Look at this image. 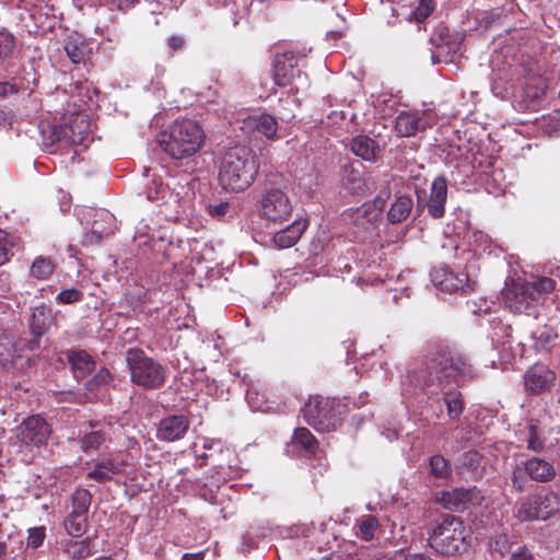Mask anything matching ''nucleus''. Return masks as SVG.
Masks as SVG:
<instances>
[{"mask_svg": "<svg viewBox=\"0 0 560 560\" xmlns=\"http://www.w3.org/2000/svg\"><path fill=\"white\" fill-rule=\"evenodd\" d=\"M528 475L525 470L524 462L516 464L505 477V482L511 487L515 493H522L526 490L528 485Z\"/></svg>", "mask_w": 560, "mask_h": 560, "instance_id": "2f4dec72", "label": "nucleus"}, {"mask_svg": "<svg viewBox=\"0 0 560 560\" xmlns=\"http://www.w3.org/2000/svg\"><path fill=\"white\" fill-rule=\"evenodd\" d=\"M120 471L121 464L112 458H107L96 462L94 468L88 472L86 477L97 482H105L112 480L114 476L118 475Z\"/></svg>", "mask_w": 560, "mask_h": 560, "instance_id": "b1692460", "label": "nucleus"}, {"mask_svg": "<svg viewBox=\"0 0 560 560\" xmlns=\"http://www.w3.org/2000/svg\"><path fill=\"white\" fill-rule=\"evenodd\" d=\"M189 420L182 415L163 418L158 428L156 436L160 441L174 442L180 440L189 429Z\"/></svg>", "mask_w": 560, "mask_h": 560, "instance_id": "6ab92c4d", "label": "nucleus"}, {"mask_svg": "<svg viewBox=\"0 0 560 560\" xmlns=\"http://www.w3.org/2000/svg\"><path fill=\"white\" fill-rule=\"evenodd\" d=\"M555 284H556L555 280H552L551 278H547V277L539 278L537 281L532 282L530 285L536 291V294H535L536 301L538 302L541 294L551 292L555 288Z\"/></svg>", "mask_w": 560, "mask_h": 560, "instance_id": "de8ad7c7", "label": "nucleus"}, {"mask_svg": "<svg viewBox=\"0 0 560 560\" xmlns=\"http://www.w3.org/2000/svg\"><path fill=\"white\" fill-rule=\"evenodd\" d=\"M413 200L409 195H399L395 198L387 212L390 223L397 224L405 221L411 213Z\"/></svg>", "mask_w": 560, "mask_h": 560, "instance_id": "bb28decb", "label": "nucleus"}, {"mask_svg": "<svg viewBox=\"0 0 560 560\" xmlns=\"http://www.w3.org/2000/svg\"><path fill=\"white\" fill-rule=\"evenodd\" d=\"M55 265L49 258L38 257L31 267V275L36 279H47L54 271Z\"/></svg>", "mask_w": 560, "mask_h": 560, "instance_id": "4c0bfd02", "label": "nucleus"}, {"mask_svg": "<svg viewBox=\"0 0 560 560\" xmlns=\"http://www.w3.org/2000/svg\"><path fill=\"white\" fill-rule=\"evenodd\" d=\"M259 164L255 152L245 145L225 151L219 167V184L226 191L246 190L258 174Z\"/></svg>", "mask_w": 560, "mask_h": 560, "instance_id": "f03ea898", "label": "nucleus"}, {"mask_svg": "<svg viewBox=\"0 0 560 560\" xmlns=\"http://www.w3.org/2000/svg\"><path fill=\"white\" fill-rule=\"evenodd\" d=\"M114 3H116L117 8L119 10H124L133 3H136L138 0H112Z\"/></svg>", "mask_w": 560, "mask_h": 560, "instance_id": "13d9d810", "label": "nucleus"}, {"mask_svg": "<svg viewBox=\"0 0 560 560\" xmlns=\"http://www.w3.org/2000/svg\"><path fill=\"white\" fill-rule=\"evenodd\" d=\"M556 381V373L545 364H535L524 374L525 390L539 395L550 390Z\"/></svg>", "mask_w": 560, "mask_h": 560, "instance_id": "dca6fc26", "label": "nucleus"}, {"mask_svg": "<svg viewBox=\"0 0 560 560\" xmlns=\"http://www.w3.org/2000/svg\"><path fill=\"white\" fill-rule=\"evenodd\" d=\"M205 553L202 551L196 553H185L180 560H203Z\"/></svg>", "mask_w": 560, "mask_h": 560, "instance_id": "bf43d9fd", "label": "nucleus"}, {"mask_svg": "<svg viewBox=\"0 0 560 560\" xmlns=\"http://www.w3.org/2000/svg\"><path fill=\"white\" fill-rule=\"evenodd\" d=\"M352 153L366 162H375L381 155L378 143L364 135L354 137L350 142Z\"/></svg>", "mask_w": 560, "mask_h": 560, "instance_id": "4be33fe9", "label": "nucleus"}, {"mask_svg": "<svg viewBox=\"0 0 560 560\" xmlns=\"http://www.w3.org/2000/svg\"><path fill=\"white\" fill-rule=\"evenodd\" d=\"M560 511V498L553 491L525 497L516 502L514 516L520 522L546 521Z\"/></svg>", "mask_w": 560, "mask_h": 560, "instance_id": "423d86ee", "label": "nucleus"}, {"mask_svg": "<svg viewBox=\"0 0 560 560\" xmlns=\"http://www.w3.org/2000/svg\"><path fill=\"white\" fill-rule=\"evenodd\" d=\"M431 474L438 478H446L451 475L450 463L441 455L430 458Z\"/></svg>", "mask_w": 560, "mask_h": 560, "instance_id": "58836bf2", "label": "nucleus"}, {"mask_svg": "<svg viewBox=\"0 0 560 560\" xmlns=\"http://www.w3.org/2000/svg\"><path fill=\"white\" fill-rule=\"evenodd\" d=\"M480 459H481V456L479 455V453L467 452L464 454L463 465L470 469H475L479 466Z\"/></svg>", "mask_w": 560, "mask_h": 560, "instance_id": "864d4df0", "label": "nucleus"}, {"mask_svg": "<svg viewBox=\"0 0 560 560\" xmlns=\"http://www.w3.org/2000/svg\"><path fill=\"white\" fill-rule=\"evenodd\" d=\"M477 376L467 358L453 349H440L415 360L406 378L415 387L425 388L430 396L448 387L465 386Z\"/></svg>", "mask_w": 560, "mask_h": 560, "instance_id": "f257e3e1", "label": "nucleus"}, {"mask_svg": "<svg viewBox=\"0 0 560 560\" xmlns=\"http://www.w3.org/2000/svg\"><path fill=\"white\" fill-rule=\"evenodd\" d=\"M83 298L82 291L75 289V288H68L61 290L56 295V301L59 304H73L77 302H80Z\"/></svg>", "mask_w": 560, "mask_h": 560, "instance_id": "c03bdc74", "label": "nucleus"}, {"mask_svg": "<svg viewBox=\"0 0 560 560\" xmlns=\"http://www.w3.org/2000/svg\"><path fill=\"white\" fill-rule=\"evenodd\" d=\"M16 48L15 36L7 30L0 31V58L3 61L11 59Z\"/></svg>", "mask_w": 560, "mask_h": 560, "instance_id": "c9c22d12", "label": "nucleus"}, {"mask_svg": "<svg viewBox=\"0 0 560 560\" xmlns=\"http://www.w3.org/2000/svg\"><path fill=\"white\" fill-rule=\"evenodd\" d=\"M466 527L464 522L454 515H446L429 532V544L436 552L454 556L467 549Z\"/></svg>", "mask_w": 560, "mask_h": 560, "instance_id": "20e7f679", "label": "nucleus"}, {"mask_svg": "<svg viewBox=\"0 0 560 560\" xmlns=\"http://www.w3.org/2000/svg\"><path fill=\"white\" fill-rule=\"evenodd\" d=\"M340 184L352 195L363 194L366 188L363 166L359 162L345 164L340 170Z\"/></svg>", "mask_w": 560, "mask_h": 560, "instance_id": "aec40b11", "label": "nucleus"}, {"mask_svg": "<svg viewBox=\"0 0 560 560\" xmlns=\"http://www.w3.org/2000/svg\"><path fill=\"white\" fill-rule=\"evenodd\" d=\"M431 277L434 285L441 291L453 293L472 290L468 275L465 272H454L447 268H439L431 273Z\"/></svg>", "mask_w": 560, "mask_h": 560, "instance_id": "a211bd4d", "label": "nucleus"}, {"mask_svg": "<svg viewBox=\"0 0 560 560\" xmlns=\"http://www.w3.org/2000/svg\"><path fill=\"white\" fill-rule=\"evenodd\" d=\"M60 549L68 559H83L91 555V539H65L60 541Z\"/></svg>", "mask_w": 560, "mask_h": 560, "instance_id": "c85d7f7f", "label": "nucleus"}, {"mask_svg": "<svg viewBox=\"0 0 560 560\" xmlns=\"http://www.w3.org/2000/svg\"><path fill=\"white\" fill-rule=\"evenodd\" d=\"M163 191V184L161 178L153 177L149 180L148 186L143 190V195L150 201L158 200Z\"/></svg>", "mask_w": 560, "mask_h": 560, "instance_id": "49530a36", "label": "nucleus"}, {"mask_svg": "<svg viewBox=\"0 0 560 560\" xmlns=\"http://www.w3.org/2000/svg\"><path fill=\"white\" fill-rule=\"evenodd\" d=\"M359 533L365 540H371L378 528V521L373 515L363 516L359 522Z\"/></svg>", "mask_w": 560, "mask_h": 560, "instance_id": "ea45409f", "label": "nucleus"}, {"mask_svg": "<svg viewBox=\"0 0 560 560\" xmlns=\"http://www.w3.org/2000/svg\"><path fill=\"white\" fill-rule=\"evenodd\" d=\"M51 434L48 422L39 415L25 418L16 428L15 436L25 446L39 447L44 445Z\"/></svg>", "mask_w": 560, "mask_h": 560, "instance_id": "ddd939ff", "label": "nucleus"}, {"mask_svg": "<svg viewBox=\"0 0 560 560\" xmlns=\"http://www.w3.org/2000/svg\"><path fill=\"white\" fill-rule=\"evenodd\" d=\"M483 495L477 487L454 488L452 490L442 491L436 497L444 509L453 512H463L470 506L481 504Z\"/></svg>", "mask_w": 560, "mask_h": 560, "instance_id": "f8f14e48", "label": "nucleus"}, {"mask_svg": "<svg viewBox=\"0 0 560 560\" xmlns=\"http://www.w3.org/2000/svg\"><path fill=\"white\" fill-rule=\"evenodd\" d=\"M126 362L131 382L144 389L160 388L165 382V369L153 358L148 357L138 348L128 349Z\"/></svg>", "mask_w": 560, "mask_h": 560, "instance_id": "39448f33", "label": "nucleus"}, {"mask_svg": "<svg viewBox=\"0 0 560 560\" xmlns=\"http://www.w3.org/2000/svg\"><path fill=\"white\" fill-rule=\"evenodd\" d=\"M18 89L14 84L8 82H0V95L7 96L12 93H16Z\"/></svg>", "mask_w": 560, "mask_h": 560, "instance_id": "6e6d98bb", "label": "nucleus"}, {"mask_svg": "<svg viewBox=\"0 0 560 560\" xmlns=\"http://www.w3.org/2000/svg\"><path fill=\"white\" fill-rule=\"evenodd\" d=\"M304 418L315 430L328 432L340 424V406L334 399L316 397L305 406Z\"/></svg>", "mask_w": 560, "mask_h": 560, "instance_id": "6e6552de", "label": "nucleus"}, {"mask_svg": "<svg viewBox=\"0 0 560 560\" xmlns=\"http://www.w3.org/2000/svg\"><path fill=\"white\" fill-rule=\"evenodd\" d=\"M67 357L75 378L86 376L94 369V361L91 355L83 350H71L68 352Z\"/></svg>", "mask_w": 560, "mask_h": 560, "instance_id": "cd10ccee", "label": "nucleus"}, {"mask_svg": "<svg viewBox=\"0 0 560 560\" xmlns=\"http://www.w3.org/2000/svg\"><path fill=\"white\" fill-rule=\"evenodd\" d=\"M433 0H419V4L412 14L417 22H423L433 12Z\"/></svg>", "mask_w": 560, "mask_h": 560, "instance_id": "09e8293b", "label": "nucleus"}, {"mask_svg": "<svg viewBox=\"0 0 560 560\" xmlns=\"http://www.w3.org/2000/svg\"><path fill=\"white\" fill-rule=\"evenodd\" d=\"M89 121L86 116L78 115L71 119L70 124L60 127L52 126L49 129V137L46 138V131L43 130V136L46 145H52L56 142H65L66 144L81 145L84 144L85 139L89 137Z\"/></svg>", "mask_w": 560, "mask_h": 560, "instance_id": "1a4fd4ad", "label": "nucleus"}, {"mask_svg": "<svg viewBox=\"0 0 560 560\" xmlns=\"http://www.w3.org/2000/svg\"><path fill=\"white\" fill-rule=\"evenodd\" d=\"M527 448L539 453L545 450V441L540 436V432L538 431L537 427L533 423L528 427V436H527Z\"/></svg>", "mask_w": 560, "mask_h": 560, "instance_id": "37998d69", "label": "nucleus"}, {"mask_svg": "<svg viewBox=\"0 0 560 560\" xmlns=\"http://www.w3.org/2000/svg\"><path fill=\"white\" fill-rule=\"evenodd\" d=\"M27 535V547L37 549L44 542L46 537V528L44 526H37L28 529Z\"/></svg>", "mask_w": 560, "mask_h": 560, "instance_id": "a18cd8bd", "label": "nucleus"}, {"mask_svg": "<svg viewBox=\"0 0 560 560\" xmlns=\"http://www.w3.org/2000/svg\"><path fill=\"white\" fill-rule=\"evenodd\" d=\"M444 395L443 400L446 407L447 416L451 420H456L464 411L463 395L453 387L441 390Z\"/></svg>", "mask_w": 560, "mask_h": 560, "instance_id": "7c9ffc66", "label": "nucleus"}, {"mask_svg": "<svg viewBox=\"0 0 560 560\" xmlns=\"http://www.w3.org/2000/svg\"><path fill=\"white\" fill-rule=\"evenodd\" d=\"M532 338L537 352H550L560 342V336L552 327L548 326L536 329Z\"/></svg>", "mask_w": 560, "mask_h": 560, "instance_id": "a878e982", "label": "nucleus"}, {"mask_svg": "<svg viewBox=\"0 0 560 560\" xmlns=\"http://www.w3.org/2000/svg\"><path fill=\"white\" fill-rule=\"evenodd\" d=\"M12 346L5 336H0V362H5L11 357Z\"/></svg>", "mask_w": 560, "mask_h": 560, "instance_id": "5fc2aeb1", "label": "nucleus"}, {"mask_svg": "<svg viewBox=\"0 0 560 560\" xmlns=\"http://www.w3.org/2000/svg\"><path fill=\"white\" fill-rule=\"evenodd\" d=\"M92 501V494L86 489H77L72 493V504L70 515L88 517Z\"/></svg>", "mask_w": 560, "mask_h": 560, "instance_id": "473e14b6", "label": "nucleus"}, {"mask_svg": "<svg viewBox=\"0 0 560 560\" xmlns=\"http://www.w3.org/2000/svg\"><path fill=\"white\" fill-rule=\"evenodd\" d=\"M65 528L70 536L81 537L88 527V517L68 515L65 520Z\"/></svg>", "mask_w": 560, "mask_h": 560, "instance_id": "e433bc0d", "label": "nucleus"}, {"mask_svg": "<svg viewBox=\"0 0 560 560\" xmlns=\"http://www.w3.org/2000/svg\"><path fill=\"white\" fill-rule=\"evenodd\" d=\"M7 545L0 541V560H5Z\"/></svg>", "mask_w": 560, "mask_h": 560, "instance_id": "680f3d73", "label": "nucleus"}, {"mask_svg": "<svg viewBox=\"0 0 560 560\" xmlns=\"http://www.w3.org/2000/svg\"><path fill=\"white\" fill-rule=\"evenodd\" d=\"M55 324V314L52 310L44 303L32 308V315L28 322L32 339L27 342L28 350L33 351L39 348L40 337L49 330Z\"/></svg>", "mask_w": 560, "mask_h": 560, "instance_id": "2eb2a0df", "label": "nucleus"}, {"mask_svg": "<svg viewBox=\"0 0 560 560\" xmlns=\"http://www.w3.org/2000/svg\"><path fill=\"white\" fill-rule=\"evenodd\" d=\"M535 294L530 282L513 281L502 291V299L511 312L530 314V310L537 303Z\"/></svg>", "mask_w": 560, "mask_h": 560, "instance_id": "9b49d317", "label": "nucleus"}, {"mask_svg": "<svg viewBox=\"0 0 560 560\" xmlns=\"http://www.w3.org/2000/svg\"><path fill=\"white\" fill-rule=\"evenodd\" d=\"M102 222H105L107 220H112V214L108 212H102Z\"/></svg>", "mask_w": 560, "mask_h": 560, "instance_id": "e2e57ef3", "label": "nucleus"}, {"mask_svg": "<svg viewBox=\"0 0 560 560\" xmlns=\"http://www.w3.org/2000/svg\"><path fill=\"white\" fill-rule=\"evenodd\" d=\"M258 215L268 224H282L290 220L293 205L288 194L279 187L266 188L257 199Z\"/></svg>", "mask_w": 560, "mask_h": 560, "instance_id": "0eeeda50", "label": "nucleus"}, {"mask_svg": "<svg viewBox=\"0 0 560 560\" xmlns=\"http://www.w3.org/2000/svg\"><path fill=\"white\" fill-rule=\"evenodd\" d=\"M510 560H536L533 552L526 546H516L510 556Z\"/></svg>", "mask_w": 560, "mask_h": 560, "instance_id": "603ef678", "label": "nucleus"}, {"mask_svg": "<svg viewBox=\"0 0 560 560\" xmlns=\"http://www.w3.org/2000/svg\"><path fill=\"white\" fill-rule=\"evenodd\" d=\"M95 560H113L112 557H107V556H103V557H100Z\"/></svg>", "mask_w": 560, "mask_h": 560, "instance_id": "0e129e2a", "label": "nucleus"}, {"mask_svg": "<svg viewBox=\"0 0 560 560\" xmlns=\"http://www.w3.org/2000/svg\"><path fill=\"white\" fill-rule=\"evenodd\" d=\"M208 213L218 220L231 218L235 213V208L229 202H219L207 207Z\"/></svg>", "mask_w": 560, "mask_h": 560, "instance_id": "a19ab883", "label": "nucleus"}, {"mask_svg": "<svg viewBox=\"0 0 560 560\" xmlns=\"http://www.w3.org/2000/svg\"><path fill=\"white\" fill-rule=\"evenodd\" d=\"M112 234V230L103 225L102 222L95 220L91 226V232L86 234V242L90 244H98L104 237Z\"/></svg>", "mask_w": 560, "mask_h": 560, "instance_id": "79ce46f5", "label": "nucleus"}, {"mask_svg": "<svg viewBox=\"0 0 560 560\" xmlns=\"http://www.w3.org/2000/svg\"><path fill=\"white\" fill-rule=\"evenodd\" d=\"M416 211L428 209L429 214L434 219H441L445 214V203L447 199V183L444 176H438L433 179L430 189L429 199L425 200V190L417 188Z\"/></svg>", "mask_w": 560, "mask_h": 560, "instance_id": "9d476101", "label": "nucleus"}, {"mask_svg": "<svg viewBox=\"0 0 560 560\" xmlns=\"http://www.w3.org/2000/svg\"><path fill=\"white\" fill-rule=\"evenodd\" d=\"M185 44V40L183 37L173 35L168 38V45L173 50L180 49Z\"/></svg>", "mask_w": 560, "mask_h": 560, "instance_id": "4d7b16f0", "label": "nucleus"}, {"mask_svg": "<svg viewBox=\"0 0 560 560\" xmlns=\"http://www.w3.org/2000/svg\"><path fill=\"white\" fill-rule=\"evenodd\" d=\"M525 470L530 480L536 482H549L556 477L553 465L539 457H530L524 462Z\"/></svg>", "mask_w": 560, "mask_h": 560, "instance_id": "412c9836", "label": "nucleus"}, {"mask_svg": "<svg viewBox=\"0 0 560 560\" xmlns=\"http://www.w3.org/2000/svg\"><path fill=\"white\" fill-rule=\"evenodd\" d=\"M203 141L205 132L201 126L192 119L175 120L159 139L162 150L175 160L195 155Z\"/></svg>", "mask_w": 560, "mask_h": 560, "instance_id": "7ed1b4c3", "label": "nucleus"}, {"mask_svg": "<svg viewBox=\"0 0 560 560\" xmlns=\"http://www.w3.org/2000/svg\"><path fill=\"white\" fill-rule=\"evenodd\" d=\"M304 55L285 51L277 55L273 61V79L277 85L287 86L293 79L300 77V62Z\"/></svg>", "mask_w": 560, "mask_h": 560, "instance_id": "4468645a", "label": "nucleus"}, {"mask_svg": "<svg viewBox=\"0 0 560 560\" xmlns=\"http://www.w3.org/2000/svg\"><path fill=\"white\" fill-rule=\"evenodd\" d=\"M63 49L73 63H80L86 55L88 44L79 34H71L66 38Z\"/></svg>", "mask_w": 560, "mask_h": 560, "instance_id": "c756f323", "label": "nucleus"}, {"mask_svg": "<svg viewBox=\"0 0 560 560\" xmlns=\"http://www.w3.org/2000/svg\"><path fill=\"white\" fill-rule=\"evenodd\" d=\"M107 440V434L103 430L92 431L81 438V448L83 452L98 450Z\"/></svg>", "mask_w": 560, "mask_h": 560, "instance_id": "f704fd0d", "label": "nucleus"}, {"mask_svg": "<svg viewBox=\"0 0 560 560\" xmlns=\"http://www.w3.org/2000/svg\"><path fill=\"white\" fill-rule=\"evenodd\" d=\"M3 434H4V430H3V428L0 427V439L3 436Z\"/></svg>", "mask_w": 560, "mask_h": 560, "instance_id": "69168bd1", "label": "nucleus"}, {"mask_svg": "<svg viewBox=\"0 0 560 560\" xmlns=\"http://www.w3.org/2000/svg\"><path fill=\"white\" fill-rule=\"evenodd\" d=\"M12 255V243L8 237V233L0 230V266L5 264Z\"/></svg>", "mask_w": 560, "mask_h": 560, "instance_id": "8fccbe9b", "label": "nucleus"}, {"mask_svg": "<svg viewBox=\"0 0 560 560\" xmlns=\"http://www.w3.org/2000/svg\"><path fill=\"white\" fill-rule=\"evenodd\" d=\"M395 129L401 137H411L422 130L423 126L417 113L400 112L396 117Z\"/></svg>", "mask_w": 560, "mask_h": 560, "instance_id": "393cba45", "label": "nucleus"}, {"mask_svg": "<svg viewBox=\"0 0 560 560\" xmlns=\"http://www.w3.org/2000/svg\"><path fill=\"white\" fill-rule=\"evenodd\" d=\"M382 4H383L384 7H387V5H388L389 11L392 12V16H395V14H396V10H395V8L393 7L392 1H389V0H382Z\"/></svg>", "mask_w": 560, "mask_h": 560, "instance_id": "052dcab7", "label": "nucleus"}, {"mask_svg": "<svg viewBox=\"0 0 560 560\" xmlns=\"http://www.w3.org/2000/svg\"><path fill=\"white\" fill-rule=\"evenodd\" d=\"M306 226L307 222L305 220L296 219L292 224L273 235V243L278 248H289L300 240Z\"/></svg>", "mask_w": 560, "mask_h": 560, "instance_id": "5701e85b", "label": "nucleus"}, {"mask_svg": "<svg viewBox=\"0 0 560 560\" xmlns=\"http://www.w3.org/2000/svg\"><path fill=\"white\" fill-rule=\"evenodd\" d=\"M27 342H28V341H26V342L24 343V348H26V349H28V348H27ZM20 349H23V346H20Z\"/></svg>", "mask_w": 560, "mask_h": 560, "instance_id": "338daca9", "label": "nucleus"}, {"mask_svg": "<svg viewBox=\"0 0 560 560\" xmlns=\"http://www.w3.org/2000/svg\"><path fill=\"white\" fill-rule=\"evenodd\" d=\"M292 445L302 448L306 454H314L317 448V442L314 435L305 428H299L292 436Z\"/></svg>", "mask_w": 560, "mask_h": 560, "instance_id": "72a5a7b5", "label": "nucleus"}, {"mask_svg": "<svg viewBox=\"0 0 560 560\" xmlns=\"http://www.w3.org/2000/svg\"><path fill=\"white\" fill-rule=\"evenodd\" d=\"M241 129L254 138L265 137L275 140L277 139L278 121L275 116L269 114L253 115L243 120Z\"/></svg>", "mask_w": 560, "mask_h": 560, "instance_id": "f3484780", "label": "nucleus"}, {"mask_svg": "<svg viewBox=\"0 0 560 560\" xmlns=\"http://www.w3.org/2000/svg\"><path fill=\"white\" fill-rule=\"evenodd\" d=\"M112 380L110 373L107 369H101L86 384L89 390H94L97 387L107 384Z\"/></svg>", "mask_w": 560, "mask_h": 560, "instance_id": "3c124183", "label": "nucleus"}]
</instances>
